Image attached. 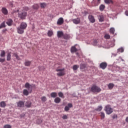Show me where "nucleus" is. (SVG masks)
Returning <instances> with one entry per match:
<instances>
[{
  "instance_id": "2",
  "label": "nucleus",
  "mask_w": 128,
  "mask_h": 128,
  "mask_svg": "<svg viewBox=\"0 0 128 128\" xmlns=\"http://www.w3.org/2000/svg\"><path fill=\"white\" fill-rule=\"evenodd\" d=\"M24 86L26 88H28L29 92L30 94L32 92V88H36V84H30V83H26Z\"/></svg>"
},
{
  "instance_id": "45",
  "label": "nucleus",
  "mask_w": 128,
  "mask_h": 128,
  "mask_svg": "<svg viewBox=\"0 0 128 128\" xmlns=\"http://www.w3.org/2000/svg\"><path fill=\"white\" fill-rule=\"evenodd\" d=\"M68 106L69 108H72V104L71 103H68Z\"/></svg>"
},
{
  "instance_id": "3",
  "label": "nucleus",
  "mask_w": 128,
  "mask_h": 128,
  "mask_svg": "<svg viewBox=\"0 0 128 128\" xmlns=\"http://www.w3.org/2000/svg\"><path fill=\"white\" fill-rule=\"evenodd\" d=\"M105 112L106 114H111L114 112V109L112 108L110 105L108 104L105 106Z\"/></svg>"
},
{
  "instance_id": "25",
  "label": "nucleus",
  "mask_w": 128,
  "mask_h": 128,
  "mask_svg": "<svg viewBox=\"0 0 128 128\" xmlns=\"http://www.w3.org/2000/svg\"><path fill=\"white\" fill-rule=\"evenodd\" d=\"M25 106H26V108H30L32 106V102L30 101H27L25 104Z\"/></svg>"
},
{
  "instance_id": "52",
  "label": "nucleus",
  "mask_w": 128,
  "mask_h": 128,
  "mask_svg": "<svg viewBox=\"0 0 128 128\" xmlns=\"http://www.w3.org/2000/svg\"><path fill=\"white\" fill-rule=\"evenodd\" d=\"M126 122H128V117L126 118Z\"/></svg>"
},
{
  "instance_id": "40",
  "label": "nucleus",
  "mask_w": 128,
  "mask_h": 128,
  "mask_svg": "<svg viewBox=\"0 0 128 128\" xmlns=\"http://www.w3.org/2000/svg\"><path fill=\"white\" fill-rule=\"evenodd\" d=\"M102 110V106H99L98 108H96V110H98V112H100Z\"/></svg>"
},
{
  "instance_id": "22",
  "label": "nucleus",
  "mask_w": 128,
  "mask_h": 128,
  "mask_svg": "<svg viewBox=\"0 0 128 128\" xmlns=\"http://www.w3.org/2000/svg\"><path fill=\"white\" fill-rule=\"evenodd\" d=\"M29 92H30V91H28V90L26 89H24L23 90V94L24 96H28V93Z\"/></svg>"
},
{
  "instance_id": "11",
  "label": "nucleus",
  "mask_w": 128,
  "mask_h": 128,
  "mask_svg": "<svg viewBox=\"0 0 128 128\" xmlns=\"http://www.w3.org/2000/svg\"><path fill=\"white\" fill-rule=\"evenodd\" d=\"M76 46L75 45L74 46H72L70 48V52L72 54H73V52H78V48H76Z\"/></svg>"
},
{
  "instance_id": "44",
  "label": "nucleus",
  "mask_w": 128,
  "mask_h": 128,
  "mask_svg": "<svg viewBox=\"0 0 128 128\" xmlns=\"http://www.w3.org/2000/svg\"><path fill=\"white\" fill-rule=\"evenodd\" d=\"M112 118H113V120H114L116 118H118V115H116V114H114V115H113V116H112Z\"/></svg>"
},
{
  "instance_id": "4",
  "label": "nucleus",
  "mask_w": 128,
  "mask_h": 128,
  "mask_svg": "<svg viewBox=\"0 0 128 128\" xmlns=\"http://www.w3.org/2000/svg\"><path fill=\"white\" fill-rule=\"evenodd\" d=\"M28 13L22 10V12H19L18 14V18H20L21 20H26Z\"/></svg>"
},
{
  "instance_id": "17",
  "label": "nucleus",
  "mask_w": 128,
  "mask_h": 128,
  "mask_svg": "<svg viewBox=\"0 0 128 128\" xmlns=\"http://www.w3.org/2000/svg\"><path fill=\"white\" fill-rule=\"evenodd\" d=\"M47 34L48 36L50 38L51 36H54V32H52V30H48Z\"/></svg>"
},
{
  "instance_id": "23",
  "label": "nucleus",
  "mask_w": 128,
  "mask_h": 128,
  "mask_svg": "<svg viewBox=\"0 0 128 128\" xmlns=\"http://www.w3.org/2000/svg\"><path fill=\"white\" fill-rule=\"evenodd\" d=\"M50 96L51 98H56L58 96V93L56 92H52L50 94Z\"/></svg>"
},
{
  "instance_id": "55",
  "label": "nucleus",
  "mask_w": 128,
  "mask_h": 128,
  "mask_svg": "<svg viewBox=\"0 0 128 128\" xmlns=\"http://www.w3.org/2000/svg\"><path fill=\"white\" fill-rule=\"evenodd\" d=\"M2 111V109L0 108V112H1Z\"/></svg>"
},
{
  "instance_id": "6",
  "label": "nucleus",
  "mask_w": 128,
  "mask_h": 128,
  "mask_svg": "<svg viewBox=\"0 0 128 128\" xmlns=\"http://www.w3.org/2000/svg\"><path fill=\"white\" fill-rule=\"evenodd\" d=\"M91 91L92 92H100L102 89L98 86H93L91 88Z\"/></svg>"
},
{
  "instance_id": "15",
  "label": "nucleus",
  "mask_w": 128,
  "mask_h": 128,
  "mask_svg": "<svg viewBox=\"0 0 128 128\" xmlns=\"http://www.w3.org/2000/svg\"><path fill=\"white\" fill-rule=\"evenodd\" d=\"M57 36L58 38L64 36V32L62 31H58L57 32Z\"/></svg>"
},
{
  "instance_id": "12",
  "label": "nucleus",
  "mask_w": 128,
  "mask_h": 128,
  "mask_svg": "<svg viewBox=\"0 0 128 128\" xmlns=\"http://www.w3.org/2000/svg\"><path fill=\"white\" fill-rule=\"evenodd\" d=\"M1 10L2 14H4L5 16L8 15V9H6V8H2Z\"/></svg>"
},
{
  "instance_id": "16",
  "label": "nucleus",
  "mask_w": 128,
  "mask_h": 128,
  "mask_svg": "<svg viewBox=\"0 0 128 128\" xmlns=\"http://www.w3.org/2000/svg\"><path fill=\"white\" fill-rule=\"evenodd\" d=\"M98 19L100 22H102L104 20V16L102 15H99L98 16Z\"/></svg>"
},
{
  "instance_id": "39",
  "label": "nucleus",
  "mask_w": 128,
  "mask_h": 128,
  "mask_svg": "<svg viewBox=\"0 0 128 128\" xmlns=\"http://www.w3.org/2000/svg\"><path fill=\"white\" fill-rule=\"evenodd\" d=\"M104 38L106 40H110V34H106V35L104 36Z\"/></svg>"
},
{
  "instance_id": "13",
  "label": "nucleus",
  "mask_w": 128,
  "mask_h": 128,
  "mask_svg": "<svg viewBox=\"0 0 128 128\" xmlns=\"http://www.w3.org/2000/svg\"><path fill=\"white\" fill-rule=\"evenodd\" d=\"M74 24H78L80 22V18H76L72 20Z\"/></svg>"
},
{
  "instance_id": "9",
  "label": "nucleus",
  "mask_w": 128,
  "mask_h": 128,
  "mask_svg": "<svg viewBox=\"0 0 128 128\" xmlns=\"http://www.w3.org/2000/svg\"><path fill=\"white\" fill-rule=\"evenodd\" d=\"M64 18H60L58 20L57 24H58V26H62V24H64Z\"/></svg>"
},
{
  "instance_id": "7",
  "label": "nucleus",
  "mask_w": 128,
  "mask_h": 128,
  "mask_svg": "<svg viewBox=\"0 0 128 128\" xmlns=\"http://www.w3.org/2000/svg\"><path fill=\"white\" fill-rule=\"evenodd\" d=\"M107 66H108V63H106V62H102L100 64V68L102 70H106Z\"/></svg>"
},
{
  "instance_id": "42",
  "label": "nucleus",
  "mask_w": 128,
  "mask_h": 128,
  "mask_svg": "<svg viewBox=\"0 0 128 128\" xmlns=\"http://www.w3.org/2000/svg\"><path fill=\"white\" fill-rule=\"evenodd\" d=\"M41 100L44 102H46V96H42L41 98Z\"/></svg>"
},
{
  "instance_id": "32",
  "label": "nucleus",
  "mask_w": 128,
  "mask_h": 128,
  "mask_svg": "<svg viewBox=\"0 0 128 128\" xmlns=\"http://www.w3.org/2000/svg\"><path fill=\"white\" fill-rule=\"evenodd\" d=\"M58 96L60 98H64V94L62 92H59L58 93Z\"/></svg>"
},
{
  "instance_id": "26",
  "label": "nucleus",
  "mask_w": 128,
  "mask_h": 128,
  "mask_svg": "<svg viewBox=\"0 0 128 128\" xmlns=\"http://www.w3.org/2000/svg\"><path fill=\"white\" fill-rule=\"evenodd\" d=\"M6 102L4 101H2L0 102V106L1 108H6Z\"/></svg>"
},
{
  "instance_id": "36",
  "label": "nucleus",
  "mask_w": 128,
  "mask_h": 128,
  "mask_svg": "<svg viewBox=\"0 0 128 128\" xmlns=\"http://www.w3.org/2000/svg\"><path fill=\"white\" fill-rule=\"evenodd\" d=\"M105 4H112V0H104Z\"/></svg>"
},
{
  "instance_id": "18",
  "label": "nucleus",
  "mask_w": 128,
  "mask_h": 128,
  "mask_svg": "<svg viewBox=\"0 0 128 128\" xmlns=\"http://www.w3.org/2000/svg\"><path fill=\"white\" fill-rule=\"evenodd\" d=\"M63 38H64V40H70V34H65L63 35Z\"/></svg>"
},
{
  "instance_id": "27",
  "label": "nucleus",
  "mask_w": 128,
  "mask_h": 128,
  "mask_svg": "<svg viewBox=\"0 0 128 128\" xmlns=\"http://www.w3.org/2000/svg\"><path fill=\"white\" fill-rule=\"evenodd\" d=\"M0 56L2 58H4L6 56V52L4 50H1Z\"/></svg>"
},
{
  "instance_id": "43",
  "label": "nucleus",
  "mask_w": 128,
  "mask_h": 128,
  "mask_svg": "<svg viewBox=\"0 0 128 128\" xmlns=\"http://www.w3.org/2000/svg\"><path fill=\"white\" fill-rule=\"evenodd\" d=\"M64 110L65 112H68V110H70V108L68 106H66L64 108Z\"/></svg>"
},
{
  "instance_id": "47",
  "label": "nucleus",
  "mask_w": 128,
  "mask_h": 128,
  "mask_svg": "<svg viewBox=\"0 0 128 128\" xmlns=\"http://www.w3.org/2000/svg\"><path fill=\"white\" fill-rule=\"evenodd\" d=\"M94 46H96V44H98V40H94L93 41Z\"/></svg>"
},
{
  "instance_id": "5",
  "label": "nucleus",
  "mask_w": 128,
  "mask_h": 128,
  "mask_svg": "<svg viewBox=\"0 0 128 128\" xmlns=\"http://www.w3.org/2000/svg\"><path fill=\"white\" fill-rule=\"evenodd\" d=\"M56 72H58L57 73V76H64L66 74V72H64V68H63L62 69H56Z\"/></svg>"
},
{
  "instance_id": "8",
  "label": "nucleus",
  "mask_w": 128,
  "mask_h": 128,
  "mask_svg": "<svg viewBox=\"0 0 128 128\" xmlns=\"http://www.w3.org/2000/svg\"><path fill=\"white\" fill-rule=\"evenodd\" d=\"M88 18L90 22L92 24L96 22V19L94 18V17L92 16V15H89Z\"/></svg>"
},
{
  "instance_id": "38",
  "label": "nucleus",
  "mask_w": 128,
  "mask_h": 128,
  "mask_svg": "<svg viewBox=\"0 0 128 128\" xmlns=\"http://www.w3.org/2000/svg\"><path fill=\"white\" fill-rule=\"evenodd\" d=\"M114 28H111L110 30V34H114Z\"/></svg>"
},
{
  "instance_id": "29",
  "label": "nucleus",
  "mask_w": 128,
  "mask_h": 128,
  "mask_svg": "<svg viewBox=\"0 0 128 128\" xmlns=\"http://www.w3.org/2000/svg\"><path fill=\"white\" fill-rule=\"evenodd\" d=\"M104 8H106V6L104 4H101L100 6V10L101 12H103V10H104Z\"/></svg>"
},
{
  "instance_id": "1",
  "label": "nucleus",
  "mask_w": 128,
  "mask_h": 128,
  "mask_svg": "<svg viewBox=\"0 0 128 128\" xmlns=\"http://www.w3.org/2000/svg\"><path fill=\"white\" fill-rule=\"evenodd\" d=\"M26 28H28V24L24 22H22L20 26L16 28L18 34H22L24 32V30H26Z\"/></svg>"
},
{
  "instance_id": "56",
  "label": "nucleus",
  "mask_w": 128,
  "mask_h": 128,
  "mask_svg": "<svg viewBox=\"0 0 128 128\" xmlns=\"http://www.w3.org/2000/svg\"><path fill=\"white\" fill-rule=\"evenodd\" d=\"M98 2H100V0H98Z\"/></svg>"
},
{
  "instance_id": "35",
  "label": "nucleus",
  "mask_w": 128,
  "mask_h": 128,
  "mask_svg": "<svg viewBox=\"0 0 128 128\" xmlns=\"http://www.w3.org/2000/svg\"><path fill=\"white\" fill-rule=\"evenodd\" d=\"M118 52H124V50L123 48H120L118 50Z\"/></svg>"
},
{
  "instance_id": "37",
  "label": "nucleus",
  "mask_w": 128,
  "mask_h": 128,
  "mask_svg": "<svg viewBox=\"0 0 128 128\" xmlns=\"http://www.w3.org/2000/svg\"><path fill=\"white\" fill-rule=\"evenodd\" d=\"M6 28V24H4V22H2L0 25V28Z\"/></svg>"
},
{
  "instance_id": "50",
  "label": "nucleus",
  "mask_w": 128,
  "mask_h": 128,
  "mask_svg": "<svg viewBox=\"0 0 128 128\" xmlns=\"http://www.w3.org/2000/svg\"><path fill=\"white\" fill-rule=\"evenodd\" d=\"M125 14H126V16H128V10H126L125 12Z\"/></svg>"
},
{
  "instance_id": "48",
  "label": "nucleus",
  "mask_w": 128,
  "mask_h": 128,
  "mask_svg": "<svg viewBox=\"0 0 128 128\" xmlns=\"http://www.w3.org/2000/svg\"><path fill=\"white\" fill-rule=\"evenodd\" d=\"M62 118H63V120H67L68 116H66V115H64L62 117Z\"/></svg>"
},
{
  "instance_id": "10",
  "label": "nucleus",
  "mask_w": 128,
  "mask_h": 128,
  "mask_svg": "<svg viewBox=\"0 0 128 128\" xmlns=\"http://www.w3.org/2000/svg\"><path fill=\"white\" fill-rule=\"evenodd\" d=\"M17 106H18V108H24V102L19 101L17 102Z\"/></svg>"
},
{
  "instance_id": "31",
  "label": "nucleus",
  "mask_w": 128,
  "mask_h": 128,
  "mask_svg": "<svg viewBox=\"0 0 128 128\" xmlns=\"http://www.w3.org/2000/svg\"><path fill=\"white\" fill-rule=\"evenodd\" d=\"M31 64H32V62H30V61H26L24 62V64H25L26 66H30Z\"/></svg>"
},
{
  "instance_id": "24",
  "label": "nucleus",
  "mask_w": 128,
  "mask_h": 128,
  "mask_svg": "<svg viewBox=\"0 0 128 128\" xmlns=\"http://www.w3.org/2000/svg\"><path fill=\"white\" fill-rule=\"evenodd\" d=\"M61 100H62L60 99V98L58 97H56L54 99V102H56V104H60V102Z\"/></svg>"
},
{
  "instance_id": "33",
  "label": "nucleus",
  "mask_w": 128,
  "mask_h": 128,
  "mask_svg": "<svg viewBox=\"0 0 128 128\" xmlns=\"http://www.w3.org/2000/svg\"><path fill=\"white\" fill-rule=\"evenodd\" d=\"M80 68L79 66L78 65H74L73 66L72 68H73V70H78V68Z\"/></svg>"
},
{
  "instance_id": "30",
  "label": "nucleus",
  "mask_w": 128,
  "mask_h": 128,
  "mask_svg": "<svg viewBox=\"0 0 128 128\" xmlns=\"http://www.w3.org/2000/svg\"><path fill=\"white\" fill-rule=\"evenodd\" d=\"M100 116L101 118V120H104V118H106L104 112H100Z\"/></svg>"
},
{
  "instance_id": "14",
  "label": "nucleus",
  "mask_w": 128,
  "mask_h": 128,
  "mask_svg": "<svg viewBox=\"0 0 128 128\" xmlns=\"http://www.w3.org/2000/svg\"><path fill=\"white\" fill-rule=\"evenodd\" d=\"M12 60V52H8L6 56V60L10 62Z\"/></svg>"
},
{
  "instance_id": "53",
  "label": "nucleus",
  "mask_w": 128,
  "mask_h": 128,
  "mask_svg": "<svg viewBox=\"0 0 128 128\" xmlns=\"http://www.w3.org/2000/svg\"><path fill=\"white\" fill-rule=\"evenodd\" d=\"M37 123L38 124H42V121H40V122H37Z\"/></svg>"
},
{
  "instance_id": "54",
  "label": "nucleus",
  "mask_w": 128,
  "mask_h": 128,
  "mask_svg": "<svg viewBox=\"0 0 128 128\" xmlns=\"http://www.w3.org/2000/svg\"><path fill=\"white\" fill-rule=\"evenodd\" d=\"M81 56H82V58H85L84 56V54H81Z\"/></svg>"
},
{
  "instance_id": "41",
  "label": "nucleus",
  "mask_w": 128,
  "mask_h": 128,
  "mask_svg": "<svg viewBox=\"0 0 128 128\" xmlns=\"http://www.w3.org/2000/svg\"><path fill=\"white\" fill-rule=\"evenodd\" d=\"M4 128H12V126L10 124H6L4 126Z\"/></svg>"
},
{
  "instance_id": "19",
  "label": "nucleus",
  "mask_w": 128,
  "mask_h": 128,
  "mask_svg": "<svg viewBox=\"0 0 128 128\" xmlns=\"http://www.w3.org/2000/svg\"><path fill=\"white\" fill-rule=\"evenodd\" d=\"M6 24L8 26H10L12 24V19H8L7 20V22H6Z\"/></svg>"
},
{
  "instance_id": "20",
  "label": "nucleus",
  "mask_w": 128,
  "mask_h": 128,
  "mask_svg": "<svg viewBox=\"0 0 128 128\" xmlns=\"http://www.w3.org/2000/svg\"><path fill=\"white\" fill-rule=\"evenodd\" d=\"M46 2H41L40 3V6L41 8H46Z\"/></svg>"
},
{
  "instance_id": "34",
  "label": "nucleus",
  "mask_w": 128,
  "mask_h": 128,
  "mask_svg": "<svg viewBox=\"0 0 128 128\" xmlns=\"http://www.w3.org/2000/svg\"><path fill=\"white\" fill-rule=\"evenodd\" d=\"M25 11V12H28V10H30V8H28V6H24L23 7V9H22V12Z\"/></svg>"
},
{
  "instance_id": "28",
  "label": "nucleus",
  "mask_w": 128,
  "mask_h": 128,
  "mask_svg": "<svg viewBox=\"0 0 128 128\" xmlns=\"http://www.w3.org/2000/svg\"><path fill=\"white\" fill-rule=\"evenodd\" d=\"M32 7L34 10H38L40 8V6L38 4H34L32 6Z\"/></svg>"
},
{
  "instance_id": "51",
  "label": "nucleus",
  "mask_w": 128,
  "mask_h": 128,
  "mask_svg": "<svg viewBox=\"0 0 128 128\" xmlns=\"http://www.w3.org/2000/svg\"><path fill=\"white\" fill-rule=\"evenodd\" d=\"M13 56H14L16 57L18 56V54L16 53H14Z\"/></svg>"
},
{
  "instance_id": "49",
  "label": "nucleus",
  "mask_w": 128,
  "mask_h": 128,
  "mask_svg": "<svg viewBox=\"0 0 128 128\" xmlns=\"http://www.w3.org/2000/svg\"><path fill=\"white\" fill-rule=\"evenodd\" d=\"M16 58L18 60H20V56H18V55L16 56Z\"/></svg>"
},
{
  "instance_id": "21",
  "label": "nucleus",
  "mask_w": 128,
  "mask_h": 128,
  "mask_svg": "<svg viewBox=\"0 0 128 128\" xmlns=\"http://www.w3.org/2000/svg\"><path fill=\"white\" fill-rule=\"evenodd\" d=\"M108 90H112L114 86V84L113 83H110L108 85Z\"/></svg>"
},
{
  "instance_id": "46",
  "label": "nucleus",
  "mask_w": 128,
  "mask_h": 128,
  "mask_svg": "<svg viewBox=\"0 0 128 128\" xmlns=\"http://www.w3.org/2000/svg\"><path fill=\"white\" fill-rule=\"evenodd\" d=\"M5 60H6V59L2 58H0V62H4Z\"/></svg>"
}]
</instances>
